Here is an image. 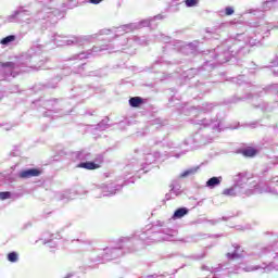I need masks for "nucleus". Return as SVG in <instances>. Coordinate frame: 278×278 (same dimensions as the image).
<instances>
[{
  "label": "nucleus",
  "instance_id": "1",
  "mask_svg": "<svg viewBox=\"0 0 278 278\" xmlns=\"http://www.w3.org/2000/svg\"><path fill=\"white\" fill-rule=\"evenodd\" d=\"M42 175V170L38 168H30L20 172V179H30V177H40Z\"/></svg>",
  "mask_w": 278,
  "mask_h": 278
},
{
  "label": "nucleus",
  "instance_id": "2",
  "mask_svg": "<svg viewBox=\"0 0 278 278\" xmlns=\"http://www.w3.org/2000/svg\"><path fill=\"white\" fill-rule=\"evenodd\" d=\"M78 168H85L86 170H97V168H101V165L94 162H85L78 164Z\"/></svg>",
  "mask_w": 278,
  "mask_h": 278
},
{
  "label": "nucleus",
  "instance_id": "3",
  "mask_svg": "<svg viewBox=\"0 0 278 278\" xmlns=\"http://www.w3.org/2000/svg\"><path fill=\"white\" fill-rule=\"evenodd\" d=\"M240 153L244 156V157H255L257 155V150H255V148H244L240 151Z\"/></svg>",
  "mask_w": 278,
  "mask_h": 278
},
{
  "label": "nucleus",
  "instance_id": "4",
  "mask_svg": "<svg viewBox=\"0 0 278 278\" xmlns=\"http://www.w3.org/2000/svg\"><path fill=\"white\" fill-rule=\"evenodd\" d=\"M144 103V100L140 97H132L129 99V105L131 108H140Z\"/></svg>",
  "mask_w": 278,
  "mask_h": 278
},
{
  "label": "nucleus",
  "instance_id": "5",
  "mask_svg": "<svg viewBox=\"0 0 278 278\" xmlns=\"http://www.w3.org/2000/svg\"><path fill=\"white\" fill-rule=\"evenodd\" d=\"M220 177H212L206 181L207 188H216V186H220Z\"/></svg>",
  "mask_w": 278,
  "mask_h": 278
},
{
  "label": "nucleus",
  "instance_id": "6",
  "mask_svg": "<svg viewBox=\"0 0 278 278\" xmlns=\"http://www.w3.org/2000/svg\"><path fill=\"white\" fill-rule=\"evenodd\" d=\"M186 214H188V208L180 207L175 211L174 218H184V216H186Z\"/></svg>",
  "mask_w": 278,
  "mask_h": 278
},
{
  "label": "nucleus",
  "instance_id": "7",
  "mask_svg": "<svg viewBox=\"0 0 278 278\" xmlns=\"http://www.w3.org/2000/svg\"><path fill=\"white\" fill-rule=\"evenodd\" d=\"M197 170H199V167H193L185 170L182 174H180V179H185V177H190V175H194Z\"/></svg>",
  "mask_w": 278,
  "mask_h": 278
},
{
  "label": "nucleus",
  "instance_id": "8",
  "mask_svg": "<svg viewBox=\"0 0 278 278\" xmlns=\"http://www.w3.org/2000/svg\"><path fill=\"white\" fill-rule=\"evenodd\" d=\"M14 40H16V36L9 35L1 39L0 45H10V42H14Z\"/></svg>",
  "mask_w": 278,
  "mask_h": 278
},
{
  "label": "nucleus",
  "instance_id": "9",
  "mask_svg": "<svg viewBox=\"0 0 278 278\" xmlns=\"http://www.w3.org/2000/svg\"><path fill=\"white\" fill-rule=\"evenodd\" d=\"M8 260H9V262H12V263L18 262V253L10 252L8 254Z\"/></svg>",
  "mask_w": 278,
  "mask_h": 278
},
{
  "label": "nucleus",
  "instance_id": "10",
  "mask_svg": "<svg viewBox=\"0 0 278 278\" xmlns=\"http://www.w3.org/2000/svg\"><path fill=\"white\" fill-rule=\"evenodd\" d=\"M223 194L225 197H236V191H233V188L225 189L223 191Z\"/></svg>",
  "mask_w": 278,
  "mask_h": 278
},
{
  "label": "nucleus",
  "instance_id": "11",
  "mask_svg": "<svg viewBox=\"0 0 278 278\" xmlns=\"http://www.w3.org/2000/svg\"><path fill=\"white\" fill-rule=\"evenodd\" d=\"M11 197H12V193L10 191L0 192L1 201H5V199H10Z\"/></svg>",
  "mask_w": 278,
  "mask_h": 278
},
{
  "label": "nucleus",
  "instance_id": "12",
  "mask_svg": "<svg viewBox=\"0 0 278 278\" xmlns=\"http://www.w3.org/2000/svg\"><path fill=\"white\" fill-rule=\"evenodd\" d=\"M185 3L187 8H194V5H198L199 0H185Z\"/></svg>",
  "mask_w": 278,
  "mask_h": 278
},
{
  "label": "nucleus",
  "instance_id": "13",
  "mask_svg": "<svg viewBox=\"0 0 278 278\" xmlns=\"http://www.w3.org/2000/svg\"><path fill=\"white\" fill-rule=\"evenodd\" d=\"M1 66H2L3 68H14V62L1 63Z\"/></svg>",
  "mask_w": 278,
  "mask_h": 278
},
{
  "label": "nucleus",
  "instance_id": "14",
  "mask_svg": "<svg viewBox=\"0 0 278 278\" xmlns=\"http://www.w3.org/2000/svg\"><path fill=\"white\" fill-rule=\"evenodd\" d=\"M227 257H228V260H238V257H240V255H238V253H228Z\"/></svg>",
  "mask_w": 278,
  "mask_h": 278
},
{
  "label": "nucleus",
  "instance_id": "15",
  "mask_svg": "<svg viewBox=\"0 0 278 278\" xmlns=\"http://www.w3.org/2000/svg\"><path fill=\"white\" fill-rule=\"evenodd\" d=\"M225 12H226V16H231V14H233V8L228 7L226 8Z\"/></svg>",
  "mask_w": 278,
  "mask_h": 278
},
{
  "label": "nucleus",
  "instance_id": "16",
  "mask_svg": "<svg viewBox=\"0 0 278 278\" xmlns=\"http://www.w3.org/2000/svg\"><path fill=\"white\" fill-rule=\"evenodd\" d=\"M103 0H89V3H92L93 5H99Z\"/></svg>",
  "mask_w": 278,
  "mask_h": 278
}]
</instances>
